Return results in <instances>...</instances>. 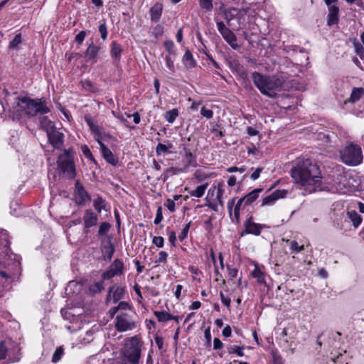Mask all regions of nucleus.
<instances>
[{
  "instance_id": "1",
  "label": "nucleus",
  "mask_w": 364,
  "mask_h": 364,
  "mask_svg": "<svg viewBox=\"0 0 364 364\" xmlns=\"http://www.w3.org/2000/svg\"><path fill=\"white\" fill-rule=\"evenodd\" d=\"M293 181L306 193L322 190L321 173L319 166L310 159L299 161L291 170Z\"/></svg>"
},
{
  "instance_id": "2",
  "label": "nucleus",
  "mask_w": 364,
  "mask_h": 364,
  "mask_svg": "<svg viewBox=\"0 0 364 364\" xmlns=\"http://www.w3.org/2000/svg\"><path fill=\"white\" fill-rule=\"evenodd\" d=\"M252 77L254 85L261 93L271 98L275 97L278 91L285 89L284 77L262 75L256 71L252 73Z\"/></svg>"
},
{
  "instance_id": "3",
  "label": "nucleus",
  "mask_w": 364,
  "mask_h": 364,
  "mask_svg": "<svg viewBox=\"0 0 364 364\" xmlns=\"http://www.w3.org/2000/svg\"><path fill=\"white\" fill-rule=\"evenodd\" d=\"M141 350V345L136 336L125 340L124 346L120 351L124 364H139Z\"/></svg>"
},
{
  "instance_id": "4",
  "label": "nucleus",
  "mask_w": 364,
  "mask_h": 364,
  "mask_svg": "<svg viewBox=\"0 0 364 364\" xmlns=\"http://www.w3.org/2000/svg\"><path fill=\"white\" fill-rule=\"evenodd\" d=\"M17 111H25L28 116H35L38 114H43L50 112V109L41 100H31L28 97H17L16 101Z\"/></svg>"
},
{
  "instance_id": "5",
  "label": "nucleus",
  "mask_w": 364,
  "mask_h": 364,
  "mask_svg": "<svg viewBox=\"0 0 364 364\" xmlns=\"http://www.w3.org/2000/svg\"><path fill=\"white\" fill-rule=\"evenodd\" d=\"M73 149L69 148L65 149L58 159L57 164L60 171L67 176L68 178L73 179L76 176L75 166L73 161Z\"/></svg>"
},
{
  "instance_id": "6",
  "label": "nucleus",
  "mask_w": 364,
  "mask_h": 364,
  "mask_svg": "<svg viewBox=\"0 0 364 364\" xmlns=\"http://www.w3.org/2000/svg\"><path fill=\"white\" fill-rule=\"evenodd\" d=\"M341 158L343 163L356 166L363 160V154L358 146L350 144L341 151Z\"/></svg>"
},
{
  "instance_id": "7",
  "label": "nucleus",
  "mask_w": 364,
  "mask_h": 364,
  "mask_svg": "<svg viewBox=\"0 0 364 364\" xmlns=\"http://www.w3.org/2000/svg\"><path fill=\"white\" fill-rule=\"evenodd\" d=\"M115 327L118 331L124 332L133 329L135 322L128 314L121 313L116 317Z\"/></svg>"
},
{
  "instance_id": "8",
  "label": "nucleus",
  "mask_w": 364,
  "mask_h": 364,
  "mask_svg": "<svg viewBox=\"0 0 364 364\" xmlns=\"http://www.w3.org/2000/svg\"><path fill=\"white\" fill-rule=\"evenodd\" d=\"M217 28L226 42L233 49H237V38L234 33L230 30L223 21L217 22Z\"/></svg>"
},
{
  "instance_id": "9",
  "label": "nucleus",
  "mask_w": 364,
  "mask_h": 364,
  "mask_svg": "<svg viewBox=\"0 0 364 364\" xmlns=\"http://www.w3.org/2000/svg\"><path fill=\"white\" fill-rule=\"evenodd\" d=\"M123 271L124 264L122 261L119 259H115L109 269L102 274V277L103 279H109L115 276L122 274Z\"/></svg>"
},
{
  "instance_id": "10",
  "label": "nucleus",
  "mask_w": 364,
  "mask_h": 364,
  "mask_svg": "<svg viewBox=\"0 0 364 364\" xmlns=\"http://www.w3.org/2000/svg\"><path fill=\"white\" fill-rule=\"evenodd\" d=\"M82 219L85 227L84 232L87 233L90 228L97 225L98 216L91 209H87L85 210Z\"/></svg>"
},
{
  "instance_id": "11",
  "label": "nucleus",
  "mask_w": 364,
  "mask_h": 364,
  "mask_svg": "<svg viewBox=\"0 0 364 364\" xmlns=\"http://www.w3.org/2000/svg\"><path fill=\"white\" fill-rule=\"evenodd\" d=\"M48 140L51 145L55 149H61L63 145L64 134L53 128L47 132Z\"/></svg>"
},
{
  "instance_id": "12",
  "label": "nucleus",
  "mask_w": 364,
  "mask_h": 364,
  "mask_svg": "<svg viewBox=\"0 0 364 364\" xmlns=\"http://www.w3.org/2000/svg\"><path fill=\"white\" fill-rule=\"evenodd\" d=\"M236 198H232L231 200H230L228 203V210L230 215H232V208L235 205L234 208V218L235 219L236 223H239L240 221V210L241 208H244L245 205H244V200H242V198H241L237 203L235 204Z\"/></svg>"
},
{
  "instance_id": "13",
  "label": "nucleus",
  "mask_w": 364,
  "mask_h": 364,
  "mask_svg": "<svg viewBox=\"0 0 364 364\" xmlns=\"http://www.w3.org/2000/svg\"><path fill=\"white\" fill-rule=\"evenodd\" d=\"M100 50V47L95 45L92 41L88 45L85 51V58L86 61L95 63L97 61V55Z\"/></svg>"
},
{
  "instance_id": "14",
  "label": "nucleus",
  "mask_w": 364,
  "mask_h": 364,
  "mask_svg": "<svg viewBox=\"0 0 364 364\" xmlns=\"http://www.w3.org/2000/svg\"><path fill=\"white\" fill-rule=\"evenodd\" d=\"M287 194V191L282 190H277L273 192L269 196H266L262 200V205H268L273 204L279 198H285Z\"/></svg>"
},
{
  "instance_id": "15",
  "label": "nucleus",
  "mask_w": 364,
  "mask_h": 364,
  "mask_svg": "<svg viewBox=\"0 0 364 364\" xmlns=\"http://www.w3.org/2000/svg\"><path fill=\"white\" fill-rule=\"evenodd\" d=\"M245 232L247 234H252L255 235H259L261 232V230L262 228V225L255 223L251 220V218H249L245 223Z\"/></svg>"
},
{
  "instance_id": "16",
  "label": "nucleus",
  "mask_w": 364,
  "mask_h": 364,
  "mask_svg": "<svg viewBox=\"0 0 364 364\" xmlns=\"http://www.w3.org/2000/svg\"><path fill=\"white\" fill-rule=\"evenodd\" d=\"M125 292V289L124 287L112 286L109 289L108 297H110L114 303H117L121 299H122Z\"/></svg>"
},
{
  "instance_id": "17",
  "label": "nucleus",
  "mask_w": 364,
  "mask_h": 364,
  "mask_svg": "<svg viewBox=\"0 0 364 364\" xmlns=\"http://www.w3.org/2000/svg\"><path fill=\"white\" fill-rule=\"evenodd\" d=\"M328 18H327V25L328 26H333L335 24H337L339 21L338 14H339V9L338 7L335 5L333 6L328 7Z\"/></svg>"
},
{
  "instance_id": "18",
  "label": "nucleus",
  "mask_w": 364,
  "mask_h": 364,
  "mask_svg": "<svg viewBox=\"0 0 364 364\" xmlns=\"http://www.w3.org/2000/svg\"><path fill=\"white\" fill-rule=\"evenodd\" d=\"M75 188H76V193L78 197V204L82 205L86 201L89 200L90 199V197L88 194V193L85 191V189L83 188L82 186L80 184V182L78 181H76L75 183Z\"/></svg>"
},
{
  "instance_id": "19",
  "label": "nucleus",
  "mask_w": 364,
  "mask_h": 364,
  "mask_svg": "<svg viewBox=\"0 0 364 364\" xmlns=\"http://www.w3.org/2000/svg\"><path fill=\"white\" fill-rule=\"evenodd\" d=\"M185 154L183 159V162L184 164V166L181 167L182 168H184V172L186 171V169L190 166H196V157L193 155L191 151L187 149H184Z\"/></svg>"
},
{
  "instance_id": "20",
  "label": "nucleus",
  "mask_w": 364,
  "mask_h": 364,
  "mask_svg": "<svg viewBox=\"0 0 364 364\" xmlns=\"http://www.w3.org/2000/svg\"><path fill=\"white\" fill-rule=\"evenodd\" d=\"M101 152L105 159L110 164L115 166L118 163L117 158L105 144L101 145Z\"/></svg>"
},
{
  "instance_id": "21",
  "label": "nucleus",
  "mask_w": 364,
  "mask_h": 364,
  "mask_svg": "<svg viewBox=\"0 0 364 364\" xmlns=\"http://www.w3.org/2000/svg\"><path fill=\"white\" fill-rule=\"evenodd\" d=\"M163 6L161 3H156L150 9V16L151 20L154 22H157L162 14Z\"/></svg>"
},
{
  "instance_id": "22",
  "label": "nucleus",
  "mask_w": 364,
  "mask_h": 364,
  "mask_svg": "<svg viewBox=\"0 0 364 364\" xmlns=\"http://www.w3.org/2000/svg\"><path fill=\"white\" fill-rule=\"evenodd\" d=\"M173 148V144L170 141H166L165 144L159 143L156 147V154L157 156H161L166 153L171 154V151Z\"/></svg>"
},
{
  "instance_id": "23",
  "label": "nucleus",
  "mask_w": 364,
  "mask_h": 364,
  "mask_svg": "<svg viewBox=\"0 0 364 364\" xmlns=\"http://www.w3.org/2000/svg\"><path fill=\"white\" fill-rule=\"evenodd\" d=\"M346 215L347 218L352 223L353 226L355 228H358L363 220L361 216L355 210L350 209L347 210Z\"/></svg>"
},
{
  "instance_id": "24",
  "label": "nucleus",
  "mask_w": 364,
  "mask_h": 364,
  "mask_svg": "<svg viewBox=\"0 0 364 364\" xmlns=\"http://www.w3.org/2000/svg\"><path fill=\"white\" fill-rule=\"evenodd\" d=\"M122 53V48L120 44L116 41H113L111 43L110 55L117 63L119 62L121 58V54Z\"/></svg>"
},
{
  "instance_id": "25",
  "label": "nucleus",
  "mask_w": 364,
  "mask_h": 364,
  "mask_svg": "<svg viewBox=\"0 0 364 364\" xmlns=\"http://www.w3.org/2000/svg\"><path fill=\"white\" fill-rule=\"evenodd\" d=\"M85 120L95 136L102 137L103 134L102 129L93 122L92 117L86 114L85 116Z\"/></svg>"
},
{
  "instance_id": "26",
  "label": "nucleus",
  "mask_w": 364,
  "mask_h": 364,
  "mask_svg": "<svg viewBox=\"0 0 364 364\" xmlns=\"http://www.w3.org/2000/svg\"><path fill=\"white\" fill-rule=\"evenodd\" d=\"M262 191V188H255L250 193L242 197V200H244V205H249L255 200H256Z\"/></svg>"
},
{
  "instance_id": "27",
  "label": "nucleus",
  "mask_w": 364,
  "mask_h": 364,
  "mask_svg": "<svg viewBox=\"0 0 364 364\" xmlns=\"http://www.w3.org/2000/svg\"><path fill=\"white\" fill-rule=\"evenodd\" d=\"M183 62L188 68H193L196 66V61L189 50L185 52L183 56Z\"/></svg>"
},
{
  "instance_id": "28",
  "label": "nucleus",
  "mask_w": 364,
  "mask_h": 364,
  "mask_svg": "<svg viewBox=\"0 0 364 364\" xmlns=\"http://www.w3.org/2000/svg\"><path fill=\"white\" fill-rule=\"evenodd\" d=\"M114 252V245L110 241L102 247V254L105 259L110 261Z\"/></svg>"
},
{
  "instance_id": "29",
  "label": "nucleus",
  "mask_w": 364,
  "mask_h": 364,
  "mask_svg": "<svg viewBox=\"0 0 364 364\" xmlns=\"http://www.w3.org/2000/svg\"><path fill=\"white\" fill-rule=\"evenodd\" d=\"M364 91L361 87H355L353 89L350 98L348 100V102H355L360 99L363 96Z\"/></svg>"
},
{
  "instance_id": "30",
  "label": "nucleus",
  "mask_w": 364,
  "mask_h": 364,
  "mask_svg": "<svg viewBox=\"0 0 364 364\" xmlns=\"http://www.w3.org/2000/svg\"><path fill=\"white\" fill-rule=\"evenodd\" d=\"M208 186V183L198 186L195 190L190 191V196L196 198H201L204 195Z\"/></svg>"
},
{
  "instance_id": "31",
  "label": "nucleus",
  "mask_w": 364,
  "mask_h": 364,
  "mask_svg": "<svg viewBox=\"0 0 364 364\" xmlns=\"http://www.w3.org/2000/svg\"><path fill=\"white\" fill-rule=\"evenodd\" d=\"M155 316L157 318L159 322H166L170 320L175 318L173 316L166 311H154Z\"/></svg>"
},
{
  "instance_id": "32",
  "label": "nucleus",
  "mask_w": 364,
  "mask_h": 364,
  "mask_svg": "<svg viewBox=\"0 0 364 364\" xmlns=\"http://www.w3.org/2000/svg\"><path fill=\"white\" fill-rule=\"evenodd\" d=\"M106 201L101 196H97L93 200V207L100 213L102 210L105 209Z\"/></svg>"
},
{
  "instance_id": "33",
  "label": "nucleus",
  "mask_w": 364,
  "mask_h": 364,
  "mask_svg": "<svg viewBox=\"0 0 364 364\" xmlns=\"http://www.w3.org/2000/svg\"><path fill=\"white\" fill-rule=\"evenodd\" d=\"M40 124L46 133L55 128L53 123L47 117H40Z\"/></svg>"
},
{
  "instance_id": "34",
  "label": "nucleus",
  "mask_w": 364,
  "mask_h": 364,
  "mask_svg": "<svg viewBox=\"0 0 364 364\" xmlns=\"http://www.w3.org/2000/svg\"><path fill=\"white\" fill-rule=\"evenodd\" d=\"M178 110L177 109H173L167 111L165 113L164 117L168 123H173L176 117L178 116Z\"/></svg>"
},
{
  "instance_id": "35",
  "label": "nucleus",
  "mask_w": 364,
  "mask_h": 364,
  "mask_svg": "<svg viewBox=\"0 0 364 364\" xmlns=\"http://www.w3.org/2000/svg\"><path fill=\"white\" fill-rule=\"evenodd\" d=\"M286 242L289 243L290 248L293 253H299V252H301L302 250H304V245H299L298 242L295 240L291 241L289 240H286Z\"/></svg>"
},
{
  "instance_id": "36",
  "label": "nucleus",
  "mask_w": 364,
  "mask_h": 364,
  "mask_svg": "<svg viewBox=\"0 0 364 364\" xmlns=\"http://www.w3.org/2000/svg\"><path fill=\"white\" fill-rule=\"evenodd\" d=\"M199 5L205 11H210L213 8V0H199Z\"/></svg>"
},
{
  "instance_id": "37",
  "label": "nucleus",
  "mask_w": 364,
  "mask_h": 364,
  "mask_svg": "<svg viewBox=\"0 0 364 364\" xmlns=\"http://www.w3.org/2000/svg\"><path fill=\"white\" fill-rule=\"evenodd\" d=\"M184 172V168H178V167H170L166 170V175L164 176V181H166L168 177V173L171 175L178 174L180 173Z\"/></svg>"
},
{
  "instance_id": "38",
  "label": "nucleus",
  "mask_w": 364,
  "mask_h": 364,
  "mask_svg": "<svg viewBox=\"0 0 364 364\" xmlns=\"http://www.w3.org/2000/svg\"><path fill=\"white\" fill-rule=\"evenodd\" d=\"M243 349L244 346H231L228 348V352L230 354L235 353L238 356H242L244 355Z\"/></svg>"
},
{
  "instance_id": "39",
  "label": "nucleus",
  "mask_w": 364,
  "mask_h": 364,
  "mask_svg": "<svg viewBox=\"0 0 364 364\" xmlns=\"http://www.w3.org/2000/svg\"><path fill=\"white\" fill-rule=\"evenodd\" d=\"M111 228V225L107 222H103L100 224L98 230V235L103 236L107 233Z\"/></svg>"
},
{
  "instance_id": "40",
  "label": "nucleus",
  "mask_w": 364,
  "mask_h": 364,
  "mask_svg": "<svg viewBox=\"0 0 364 364\" xmlns=\"http://www.w3.org/2000/svg\"><path fill=\"white\" fill-rule=\"evenodd\" d=\"M63 353V348L62 346L58 347L53 355L52 361L53 363H57L58 361H59L61 359Z\"/></svg>"
},
{
  "instance_id": "41",
  "label": "nucleus",
  "mask_w": 364,
  "mask_h": 364,
  "mask_svg": "<svg viewBox=\"0 0 364 364\" xmlns=\"http://www.w3.org/2000/svg\"><path fill=\"white\" fill-rule=\"evenodd\" d=\"M173 61H174V59H173L170 55H166V57H165L166 66L167 67L168 70L171 73H173L175 71Z\"/></svg>"
},
{
  "instance_id": "42",
  "label": "nucleus",
  "mask_w": 364,
  "mask_h": 364,
  "mask_svg": "<svg viewBox=\"0 0 364 364\" xmlns=\"http://www.w3.org/2000/svg\"><path fill=\"white\" fill-rule=\"evenodd\" d=\"M164 47L168 51V55H176V52L173 50L174 43L173 41H166L164 42Z\"/></svg>"
},
{
  "instance_id": "43",
  "label": "nucleus",
  "mask_w": 364,
  "mask_h": 364,
  "mask_svg": "<svg viewBox=\"0 0 364 364\" xmlns=\"http://www.w3.org/2000/svg\"><path fill=\"white\" fill-rule=\"evenodd\" d=\"M104 289L102 282H95L90 287V291L95 294L100 293Z\"/></svg>"
},
{
  "instance_id": "44",
  "label": "nucleus",
  "mask_w": 364,
  "mask_h": 364,
  "mask_svg": "<svg viewBox=\"0 0 364 364\" xmlns=\"http://www.w3.org/2000/svg\"><path fill=\"white\" fill-rule=\"evenodd\" d=\"M21 43V34L18 33L15 36L12 41L9 44L10 48H16L18 47V46Z\"/></svg>"
},
{
  "instance_id": "45",
  "label": "nucleus",
  "mask_w": 364,
  "mask_h": 364,
  "mask_svg": "<svg viewBox=\"0 0 364 364\" xmlns=\"http://www.w3.org/2000/svg\"><path fill=\"white\" fill-rule=\"evenodd\" d=\"M191 222L190 221L189 223H188L185 227L183 228L181 232L180 233V235H178V239L181 240V241H183L185 238L187 237L188 236V232L189 231V229H190V226H191Z\"/></svg>"
},
{
  "instance_id": "46",
  "label": "nucleus",
  "mask_w": 364,
  "mask_h": 364,
  "mask_svg": "<svg viewBox=\"0 0 364 364\" xmlns=\"http://www.w3.org/2000/svg\"><path fill=\"white\" fill-rule=\"evenodd\" d=\"M153 35L156 38L161 37L164 33V26L158 24L153 29Z\"/></svg>"
},
{
  "instance_id": "47",
  "label": "nucleus",
  "mask_w": 364,
  "mask_h": 364,
  "mask_svg": "<svg viewBox=\"0 0 364 364\" xmlns=\"http://www.w3.org/2000/svg\"><path fill=\"white\" fill-rule=\"evenodd\" d=\"M200 114L203 117L206 119H211L213 115V112L211 109H207L205 106L202 107L200 109Z\"/></svg>"
},
{
  "instance_id": "48",
  "label": "nucleus",
  "mask_w": 364,
  "mask_h": 364,
  "mask_svg": "<svg viewBox=\"0 0 364 364\" xmlns=\"http://www.w3.org/2000/svg\"><path fill=\"white\" fill-rule=\"evenodd\" d=\"M99 31L102 39L105 41L107 37V28L105 23H101L99 26Z\"/></svg>"
},
{
  "instance_id": "49",
  "label": "nucleus",
  "mask_w": 364,
  "mask_h": 364,
  "mask_svg": "<svg viewBox=\"0 0 364 364\" xmlns=\"http://www.w3.org/2000/svg\"><path fill=\"white\" fill-rule=\"evenodd\" d=\"M87 36V33L85 31H81L76 35L75 38V42L79 45H81Z\"/></svg>"
},
{
  "instance_id": "50",
  "label": "nucleus",
  "mask_w": 364,
  "mask_h": 364,
  "mask_svg": "<svg viewBox=\"0 0 364 364\" xmlns=\"http://www.w3.org/2000/svg\"><path fill=\"white\" fill-rule=\"evenodd\" d=\"M168 254L164 251H161L159 253V257L156 259L155 263H166L167 260Z\"/></svg>"
},
{
  "instance_id": "51",
  "label": "nucleus",
  "mask_w": 364,
  "mask_h": 364,
  "mask_svg": "<svg viewBox=\"0 0 364 364\" xmlns=\"http://www.w3.org/2000/svg\"><path fill=\"white\" fill-rule=\"evenodd\" d=\"M163 220V214H162V208L161 206H159L156 210V218L154 219V224H159Z\"/></svg>"
},
{
  "instance_id": "52",
  "label": "nucleus",
  "mask_w": 364,
  "mask_h": 364,
  "mask_svg": "<svg viewBox=\"0 0 364 364\" xmlns=\"http://www.w3.org/2000/svg\"><path fill=\"white\" fill-rule=\"evenodd\" d=\"M152 242L158 247H162L164 244V239L161 236H154Z\"/></svg>"
},
{
  "instance_id": "53",
  "label": "nucleus",
  "mask_w": 364,
  "mask_h": 364,
  "mask_svg": "<svg viewBox=\"0 0 364 364\" xmlns=\"http://www.w3.org/2000/svg\"><path fill=\"white\" fill-rule=\"evenodd\" d=\"M246 171V168L245 166L237 167V166H231L226 169V171L228 173H233L236 171H240V173H243Z\"/></svg>"
},
{
  "instance_id": "54",
  "label": "nucleus",
  "mask_w": 364,
  "mask_h": 364,
  "mask_svg": "<svg viewBox=\"0 0 364 364\" xmlns=\"http://www.w3.org/2000/svg\"><path fill=\"white\" fill-rule=\"evenodd\" d=\"M252 276L254 277H256L258 279V282H262L263 280H264V277H263V274L262 272L259 269H255L253 272H252Z\"/></svg>"
},
{
  "instance_id": "55",
  "label": "nucleus",
  "mask_w": 364,
  "mask_h": 364,
  "mask_svg": "<svg viewBox=\"0 0 364 364\" xmlns=\"http://www.w3.org/2000/svg\"><path fill=\"white\" fill-rule=\"evenodd\" d=\"M164 205L168 209L170 212L173 213L175 211V203L173 200L168 199L164 203Z\"/></svg>"
},
{
  "instance_id": "56",
  "label": "nucleus",
  "mask_w": 364,
  "mask_h": 364,
  "mask_svg": "<svg viewBox=\"0 0 364 364\" xmlns=\"http://www.w3.org/2000/svg\"><path fill=\"white\" fill-rule=\"evenodd\" d=\"M263 168L258 167L257 168L254 172L251 174L250 178L253 181L257 179L259 177L260 173L262 172Z\"/></svg>"
},
{
  "instance_id": "57",
  "label": "nucleus",
  "mask_w": 364,
  "mask_h": 364,
  "mask_svg": "<svg viewBox=\"0 0 364 364\" xmlns=\"http://www.w3.org/2000/svg\"><path fill=\"white\" fill-rule=\"evenodd\" d=\"M228 275L231 279L235 278L237 275L238 270L236 268H231L230 266L227 267Z\"/></svg>"
},
{
  "instance_id": "58",
  "label": "nucleus",
  "mask_w": 364,
  "mask_h": 364,
  "mask_svg": "<svg viewBox=\"0 0 364 364\" xmlns=\"http://www.w3.org/2000/svg\"><path fill=\"white\" fill-rule=\"evenodd\" d=\"M220 296L222 303L227 307H229L230 305V301H231L230 299L228 297H225L223 292H220Z\"/></svg>"
},
{
  "instance_id": "59",
  "label": "nucleus",
  "mask_w": 364,
  "mask_h": 364,
  "mask_svg": "<svg viewBox=\"0 0 364 364\" xmlns=\"http://www.w3.org/2000/svg\"><path fill=\"white\" fill-rule=\"evenodd\" d=\"M82 151L84 155L87 158H88V159H92V153H91V151L89 149L87 146L84 145L83 146H82Z\"/></svg>"
},
{
  "instance_id": "60",
  "label": "nucleus",
  "mask_w": 364,
  "mask_h": 364,
  "mask_svg": "<svg viewBox=\"0 0 364 364\" xmlns=\"http://www.w3.org/2000/svg\"><path fill=\"white\" fill-rule=\"evenodd\" d=\"M6 348L3 342L0 343V360L6 357Z\"/></svg>"
},
{
  "instance_id": "61",
  "label": "nucleus",
  "mask_w": 364,
  "mask_h": 364,
  "mask_svg": "<svg viewBox=\"0 0 364 364\" xmlns=\"http://www.w3.org/2000/svg\"><path fill=\"white\" fill-rule=\"evenodd\" d=\"M223 344L221 342V341L218 338H215L213 340L214 349H215V350L220 349L223 348Z\"/></svg>"
},
{
  "instance_id": "62",
  "label": "nucleus",
  "mask_w": 364,
  "mask_h": 364,
  "mask_svg": "<svg viewBox=\"0 0 364 364\" xmlns=\"http://www.w3.org/2000/svg\"><path fill=\"white\" fill-rule=\"evenodd\" d=\"M223 336H225V337H230L232 334V329H231V327L228 325L226 326L224 329L223 330Z\"/></svg>"
},
{
  "instance_id": "63",
  "label": "nucleus",
  "mask_w": 364,
  "mask_h": 364,
  "mask_svg": "<svg viewBox=\"0 0 364 364\" xmlns=\"http://www.w3.org/2000/svg\"><path fill=\"white\" fill-rule=\"evenodd\" d=\"M247 133L248 134V135H250L251 136H254L257 135L259 132L257 129H255V128H253L252 127H247Z\"/></svg>"
},
{
  "instance_id": "64",
  "label": "nucleus",
  "mask_w": 364,
  "mask_h": 364,
  "mask_svg": "<svg viewBox=\"0 0 364 364\" xmlns=\"http://www.w3.org/2000/svg\"><path fill=\"white\" fill-rule=\"evenodd\" d=\"M168 240L172 244V245H176L175 242L176 240V236L174 231H171L168 233Z\"/></svg>"
}]
</instances>
